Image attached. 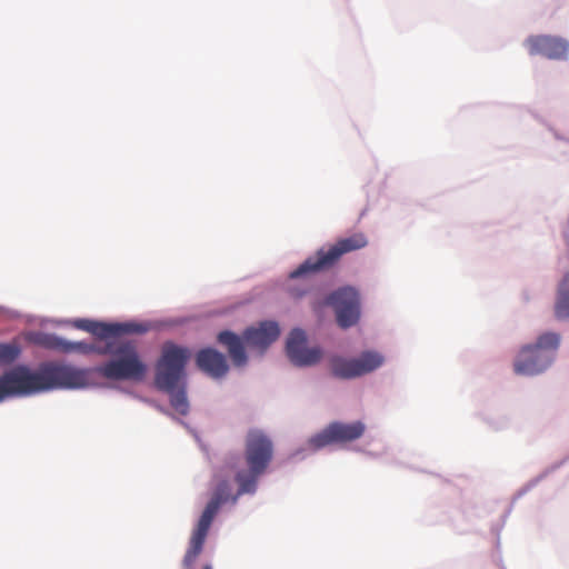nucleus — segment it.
<instances>
[{"label":"nucleus","mask_w":569,"mask_h":569,"mask_svg":"<svg viewBox=\"0 0 569 569\" xmlns=\"http://www.w3.org/2000/svg\"><path fill=\"white\" fill-rule=\"evenodd\" d=\"M87 383L86 371L70 366L48 362L32 371L20 365L0 376V402L57 388H81Z\"/></svg>","instance_id":"1"},{"label":"nucleus","mask_w":569,"mask_h":569,"mask_svg":"<svg viewBox=\"0 0 569 569\" xmlns=\"http://www.w3.org/2000/svg\"><path fill=\"white\" fill-rule=\"evenodd\" d=\"M190 356L189 349L166 342L156 365V387L170 395V405L182 416L188 413L189 403L184 387L180 383L184 378V369Z\"/></svg>","instance_id":"2"},{"label":"nucleus","mask_w":569,"mask_h":569,"mask_svg":"<svg viewBox=\"0 0 569 569\" xmlns=\"http://www.w3.org/2000/svg\"><path fill=\"white\" fill-rule=\"evenodd\" d=\"M214 480L216 487L212 497L207 503L196 528L190 536L180 569H196L198 560L203 551L209 529L221 505L226 503L230 499L236 502L240 496L238 492L234 496L231 495L230 479L216 476Z\"/></svg>","instance_id":"3"},{"label":"nucleus","mask_w":569,"mask_h":569,"mask_svg":"<svg viewBox=\"0 0 569 569\" xmlns=\"http://www.w3.org/2000/svg\"><path fill=\"white\" fill-rule=\"evenodd\" d=\"M113 358L96 368V372L110 380L141 381L147 366L140 359L137 346L131 341L108 343L107 350Z\"/></svg>","instance_id":"4"},{"label":"nucleus","mask_w":569,"mask_h":569,"mask_svg":"<svg viewBox=\"0 0 569 569\" xmlns=\"http://www.w3.org/2000/svg\"><path fill=\"white\" fill-rule=\"evenodd\" d=\"M273 448L270 439L260 431H250L246 441V463L248 470L239 471L236 480L238 495L253 493L258 478L266 471L272 459Z\"/></svg>","instance_id":"5"},{"label":"nucleus","mask_w":569,"mask_h":569,"mask_svg":"<svg viewBox=\"0 0 569 569\" xmlns=\"http://www.w3.org/2000/svg\"><path fill=\"white\" fill-rule=\"evenodd\" d=\"M367 244V237L362 232H356L351 236L339 238L333 244H330L328 248L319 249L315 256L306 259L290 273V279L295 280L311 273L329 270L339 262L343 254L360 250Z\"/></svg>","instance_id":"6"},{"label":"nucleus","mask_w":569,"mask_h":569,"mask_svg":"<svg viewBox=\"0 0 569 569\" xmlns=\"http://www.w3.org/2000/svg\"><path fill=\"white\" fill-rule=\"evenodd\" d=\"M560 346V335L545 332L533 345L521 348L513 368L515 372L523 376H533L545 371L555 360Z\"/></svg>","instance_id":"7"},{"label":"nucleus","mask_w":569,"mask_h":569,"mask_svg":"<svg viewBox=\"0 0 569 569\" xmlns=\"http://www.w3.org/2000/svg\"><path fill=\"white\" fill-rule=\"evenodd\" d=\"M385 362V358L377 351H365L358 358L347 359L332 357L330 360L331 372L340 379H353L368 375Z\"/></svg>","instance_id":"8"},{"label":"nucleus","mask_w":569,"mask_h":569,"mask_svg":"<svg viewBox=\"0 0 569 569\" xmlns=\"http://www.w3.org/2000/svg\"><path fill=\"white\" fill-rule=\"evenodd\" d=\"M327 303L336 311L339 327L346 329L355 326L360 318V298L352 288H341L327 298Z\"/></svg>","instance_id":"9"},{"label":"nucleus","mask_w":569,"mask_h":569,"mask_svg":"<svg viewBox=\"0 0 569 569\" xmlns=\"http://www.w3.org/2000/svg\"><path fill=\"white\" fill-rule=\"evenodd\" d=\"M366 426L361 421L351 423L331 422L321 432L315 435L309 443L315 449L323 448L331 443H345L362 437Z\"/></svg>","instance_id":"10"},{"label":"nucleus","mask_w":569,"mask_h":569,"mask_svg":"<svg viewBox=\"0 0 569 569\" xmlns=\"http://www.w3.org/2000/svg\"><path fill=\"white\" fill-rule=\"evenodd\" d=\"M525 46L530 56H543L551 60H565L569 54V42L561 37L530 36L526 39Z\"/></svg>","instance_id":"11"},{"label":"nucleus","mask_w":569,"mask_h":569,"mask_svg":"<svg viewBox=\"0 0 569 569\" xmlns=\"http://www.w3.org/2000/svg\"><path fill=\"white\" fill-rule=\"evenodd\" d=\"M287 356L290 361L299 367L313 366L322 357V351L318 347L308 348L307 337L303 330L293 329L287 339Z\"/></svg>","instance_id":"12"},{"label":"nucleus","mask_w":569,"mask_h":569,"mask_svg":"<svg viewBox=\"0 0 569 569\" xmlns=\"http://www.w3.org/2000/svg\"><path fill=\"white\" fill-rule=\"evenodd\" d=\"M280 335V329L274 321L260 322L258 327L248 328L243 332V340L248 348L262 353Z\"/></svg>","instance_id":"13"},{"label":"nucleus","mask_w":569,"mask_h":569,"mask_svg":"<svg viewBox=\"0 0 569 569\" xmlns=\"http://www.w3.org/2000/svg\"><path fill=\"white\" fill-rule=\"evenodd\" d=\"M196 361L199 369L212 378H221L229 369L226 357L212 348L200 350Z\"/></svg>","instance_id":"14"},{"label":"nucleus","mask_w":569,"mask_h":569,"mask_svg":"<svg viewBox=\"0 0 569 569\" xmlns=\"http://www.w3.org/2000/svg\"><path fill=\"white\" fill-rule=\"evenodd\" d=\"M149 330V326L147 323L141 322H122V323H106L94 321L92 323L90 333L93 336L106 339L109 337H116L119 335H128V333H144Z\"/></svg>","instance_id":"15"},{"label":"nucleus","mask_w":569,"mask_h":569,"mask_svg":"<svg viewBox=\"0 0 569 569\" xmlns=\"http://www.w3.org/2000/svg\"><path fill=\"white\" fill-rule=\"evenodd\" d=\"M33 342L42 348L66 353L72 351L90 353L94 351V347L91 345H87L84 342H69L52 333H39L33 339Z\"/></svg>","instance_id":"16"},{"label":"nucleus","mask_w":569,"mask_h":569,"mask_svg":"<svg viewBox=\"0 0 569 569\" xmlns=\"http://www.w3.org/2000/svg\"><path fill=\"white\" fill-rule=\"evenodd\" d=\"M218 341L227 347L229 356L234 366L241 367L247 363V355L240 337L231 331L226 330L218 335Z\"/></svg>","instance_id":"17"},{"label":"nucleus","mask_w":569,"mask_h":569,"mask_svg":"<svg viewBox=\"0 0 569 569\" xmlns=\"http://www.w3.org/2000/svg\"><path fill=\"white\" fill-rule=\"evenodd\" d=\"M553 313L559 321L569 319V272L563 276L558 284Z\"/></svg>","instance_id":"18"},{"label":"nucleus","mask_w":569,"mask_h":569,"mask_svg":"<svg viewBox=\"0 0 569 569\" xmlns=\"http://www.w3.org/2000/svg\"><path fill=\"white\" fill-rule=\"evenodd\" d=\"M20 347L14 342L0 343V365L7 366L12 363L20 356Z\"/></svg>","instance_id":"19"},{"label":"nucleus","mask_w":569,"mask_h":569,"mask_svg":"<svg viewBox=\"0 0 569 569\" xmlns=\"http://www.w3.org/2000/svg\"><path fill=\"white\" fill-rule=\"evenodd\" d=\"M93 322H94L93 320L79 319V320L74 321V327L90 332Z\"/></svg>","instance_id":"20"},{"label":"nucleus","mask_w":569,"mask_h":569,"mask_svg":"<svg viewBox=\"0 0 569 569\" xmlns=\"http://www.w3.org/2000/svg\"><path fill=\"white\" fill-rule=\"evenodd\" d=\"M288 291L291 297L301 298L308 291V286L305 284L302 289H299L290 284Z\"/></svg>","instance_id":"21"},{"label":"nucleus","mask_w":569,"mask_h":569,"mask_svg":"<svg viewBox=\"0 0 569 569\" xmlns=\"http://www.w3.org/2000/svg\"><path fill=\"white\" fill-rule=\"evenodd\" d=\"M200 569H213L210 562L202 563Z\"/></svg>","instance_id":"22"}]
</instances>
